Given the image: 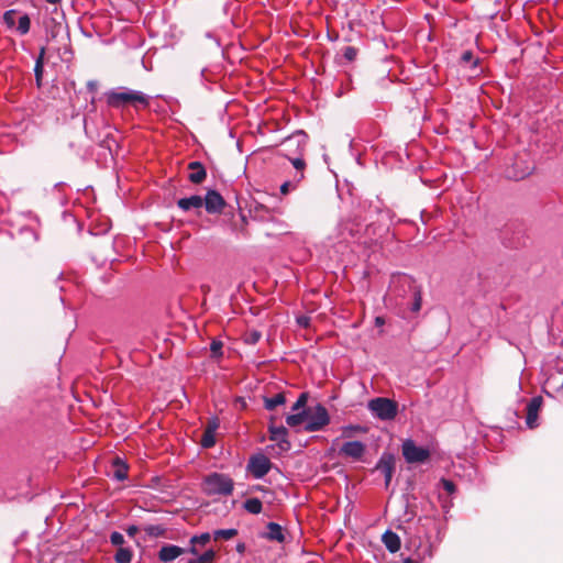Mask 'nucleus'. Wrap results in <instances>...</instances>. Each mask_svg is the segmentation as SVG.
I'll use <instances>...</instances> for the list:
<instances>
[{
    "label": "nucleus",
    "instance_id": "1",
    "mask_svg": "<svg viewBox=\"0 0 563 563\" xmlns=\"http://www.w3.org/2000/svg\"><path fill=\"white\" fill-rule=\"evenodd\" d=\"M107 103L112 108H120L131 104L135 108H146L150 104V97L142 91L120 88L110 90L107 93Z\"/></svg>",
    "mask_w": 563,
    "mask_h": 563
},
{
    "label": "nucleus",
    "instance_id": "2",
    "mask_svg": "<svg viewBox=\"0 0 563 563\" xmlns=\"http://www.w3.org/2000/svg\"><path fill=\"white\" fill-rule=\"evenodd\" d=\"M201 489L207 496H230L234 490L232 477L224 473L212 472L206 475Z\"/></svg>",
    "mask_w": 563,
    "mask_h": 563
},
{
    "label": "nucleus",
    "instance_id": "3",
    "mask_svg": "<svg viewBox=\"0 0 563 563\" xmlns=\"http://www.w3.org/2000/svg\"><path fill=\"white\" fill-rule=\"evenodd\" d=\"M367 409L371 413L383 421L395 419L398 413V404L386 397H376L368 401Z\"/></svg>",
    "mask_w": 563,
    "mask_h": 563
},
{
    "label": "nucleus",
    "instance_id": "4",
    "mask_svg": "<svg viewBox=\"0 0 563 563\" xmlns=\"http://www.w3.org/2000/svg\"><path fill=\"white\" fill-rule=\"evenodd\" d=\"M305 133L302 132H299L295 135H292L291 137H288L287 140L284 141L283 145L284 146H291V145H296L297 150H298V153H299V156H296V157H288L290 163L292 164V166L295 167L296 169V174L294 176V181L297 184L299 181H301L305 177L303 175V170L306 168V163L305 161L301 158V154L306 147V141H305Z\"/></svg>",
    "mask_w": 563,
    "mask_h": 563
},
{
    "label": "nucleus",
    "instance_id": "5",
    "mask_svg": "<svg viewBox=\"0 0 563 563\" xmlns=\"http://www.w3.org/2000/svg\"><path fill=\"white\" fill-rule=\"evenodd\" d=\"M330 422L328 410L322 405H317L313 410L307 411L305 430L316 432L323 429Z\"/></svg>",
    "mask_w": 563,
    "mask_h": 563
},
{
    "label": "nucleus",
    "instance_id": "6",
    "mask_svg": "<svg viewBox=\"0 0 563 563\" xmlns=\"http://www.w3.org/2000/svg\"><path fill=\"white\" fill-rule=\"evenodd\" d=\"M401 450L408 463H423L430 457V451L423 446L416 445L411 439L402 442Z\"/></svg>",
    "mask_w": 563,
    "mask_h": 563
},
{
    "label": "nucleus",
    "instance_id": "7",
    "mask_svg": "<svg viewBox=\"0 0 563 563\" xmlns=\"http://www.w3.org/2000/svg\"><path fill=\"white\" fill-rule=\"evenodd\" d=\"M398 286L401 287L404 290L408 288L412 292L415 301L412 303L411 310L413 312L419 311L421 308V296L419 289L415 285V282L406 275L396 276L393 278L391 282L390 294L395 292Z\"/></svg>",
    "mask_w": 563,
    "mask_h": 563
},
{
    "label": "nucleus",
    "instance_id": "8",
    "mask_svg": "<svg viewBox=\"0 0 563 563\" xmlns=\"http://www.w3.org/2000/svg\"><path fill=\"white\" fill-rule=\"evenodd\" d=\"M272 468V462L264 454H255L251 456L247 463V470L254 478L264 477Z\"/></svg>",
    "mask_w": 563,
    "mask_h": 563
},
{
    "label": "nucleus",
    "instance_id": "9",
    "mask_svg": "<svg viewBox=\"0 0 563 563\" xmlns=\"http://www.w3.org/2000/svg\"><path fill=\"white\" fill-rule=\"evenodd\" d=\"M395 456L393 454L383 453V455L380 456L376 464V470L384 474L386 487H388L391 482L393 474L395 471Z\"/></svg>",
    "mask_w": 563,
    "mask_h": 563
},
{
    "label": "nucleus",
    "instance_id": "10",
    "mask_svg": "<svg viewBox=\"0 0 563 563\" xmlns=\"http://www.w3.org/2000/svg\"><path fill=\"white\" fill-rule=\"evenodd\" d=\"M203 206L208 213H220L225 206V201L218 191L208 190L203 198Z\"/></svg>",
    "mask_w": 563,
    "mask_h": 563
},
{
    "label": "nucleus",
    "instance_id": "11",
    "mask_svg": "<svg viewBox=\"0 0 563 563\" xmlns=\"http://www.w3.org/2000/svg\"><path fill=\"white\" fill-rule=\"evenodd\" d=\"M542 406V398L540 396L533 397L527 405L526 424L528 428L533 429L538 427V416Z\"/></svg>",
    "mask_w": 563,
    "mask_h": 563
},
{
    "label": "nucleus",
    "instance_id": "12",
    "mask_svg": "<svg viewBox=\"0 0 563 563\" xmlns=\"http://www.w3.org/2000/svg\"><path fill=\"white\" fill-rule=\"evenodd\" d=\"M269 439L272 441L277 442L278 446L282 450H288L290 446L289 441L287 440V429L284 426H274L271 424L268 427Z\"/></svg>",
    "mask_w": 563,
    "mask_h": 563
},
{
    "label": "nucleus",
    "instance_id": "13",
    "mask_svg": "<svg viewBox=\"0 0 563 563\" xmlns=\"http://www.w3.org/2000/svg\"><path fill=\"white\" fill-rule=\"evenodd\" d=\"M365 453V445L361 441H349L343 443L340 449V454L352 457L354 460H360Z\"/></svg>",
    "mask_w": 563,
    "mask_h": 563
},
{
    "label": "nucleus",
    "instance_id": "14",
    "mask_svg": "<svg viewBox=\"0 0 563 563\" xmlns=\"http://www.w3.org/2000/svg\"><path fill=\"white\" fill-rule=\"evenodd\" d=\"M177 207L187 212L192 209L199 210L203 207V198L198 195H194L187 198H180L177 201Z\"/></svg>",
    "mask_w": 563,
    "mask_h": 563
},
{
    "label": "nucleus",
    "instance_id": "15",
    "mask_svg": "<svg viewBox=\"0 0 563 563\" xmlns=\"http://www.w3.org/2000/svg\"><path fill=\"white\" fill-rule=\"evenodd\" d=\"M183 553H185V549L178 547V545H174V544H168V545H164L159 552H158V559L164 562V563H167V562H170L175 559H177L178 556H180Z\"/></svg>",
    "mask_w": 563,
    "mask_h": 563
},
{
    "label": "nucleus",
    "instance_id": "16",
    "mask_svg": "<svg viewBox=\"0 0 563 563\" xmlns=\"http://www.w3.org/2000/svg\"><path fill=\"white\" fill-rule=\"evenodd\" d=\"M188 168L190 170L188 179L192 184H201L206 179L207 172L205 166L200 162H190Z\"/></svg>",
    "mask_w": 563,
    "mask_h": 563
},
{
    "label": "nucleus",
    "instance_id": "17",
    "mask_svg": "<svg viewBox=\"0 0 563 563\" xmlns=\"http://www.w3.org/2000/svg\"><path fill=\"white\" fill-rule=\"evenodd\" d=\"M382 542L390 553L398 552L401 547L399 536L391 530L385 531V533L382 537Z\"/></svg>",
    "mask_w": 563,
    "mask_h": 563
},
{
    "label": "nucleus",
    "instance_id": "18",
    "mask_svg": "<svg viewBox=\"0 0 563 563\" xmlns=\"http://www.w3.org/2000/svg\"><path fill=\"white\" fill-rule=\"evenodd\" d=\"M265 538L271 541L284 542L285 534L283 528L276 522H269L267 525V532L265 533Z\"/></svg>",
    "mask_w": 563,
    "mask_h": 563
},
{
    "label": "nucleus",
    "instance_id": "19",
    "mask_svg": "<svg viewBox=\"0 0 563 563\" xmlns=\"http://www.w3.org/2000/svg\"><path fill=\"white\" fill-rule=\"evenodd\" d=\"M286 402V397L283 393L275 394L272 397L264 398V407L266 410H274L276 407L282 406Z\"/></svg>",
    "mask_w": 563,
    "mask_h": 563
},
{
    "label": "nucleus",
    "instance_id": "20",
    "mask_svg": "<svg viewBox=\"0 0 563 563\" xmlns=\"http://www.w3.org/2000/svg\"><path fill=\"white\" fill-rule=\"evenodd\" d=\"M114 472L113 476L118 481H124L128 477V466L119 457H117L113 462Z\"/></svg>",
    "mask_w": 563,
    "mask_h": 563
},
{
    "label": "nucleus",
    "instance_id": "21",
    "mask_svg": "<svg viewBox=\"0 0 563 563\" xmlns=\"http://www.w3.org/2000/svg\"><path fill=\"white\" fill-rule=\"evenodd\" d=\"M295 412L296 413L288 415L286 417V423L291 428L298 427L301 423L306 422V418H307V410H302L300 412L295 411Z\"/></svg>",
    "mask_w": 563,
    "mask_h": 563
},
{
    "label": "nucleus",
    "instance_id": "22",
    "mask_svg": "<svg viewBox=\"0 0 563 563\" xmlns=\"http://www.w3.org/2000/svg\"><path fill=\"white\" fill-rule=\"evenodd\" d=\"M243 508L252 515H258L262 511L263 505L258 498H249L244 501Z\"/></svg>",
    "mask_w": 563,
    "mask_h": 563
},
{
    "label": "nucleus",
    "instance_id": "23",
    "mask_svg": "<svg viewBox=\"0 0 563 563\" xmlns=\"http://www.w3.org/2000/svg\"><path fill=\"white\" fill-rule=\"evenodd\" d=\"M235 536H238V530L234 528L219 529V530L213 531V539L216 541L220 540V539L230 540V539L234 538Z\"/></svg>",
    "mask_w": 563,
    "mask_h": 563
},
{
    "label": "nucleus",
    "instance_id": "24",
    "mask_svg": "<svg viewBox=\"0 0 563 563\" xmlns=\"http://www.w3.org/2000/svg\"><path fill=\"white\" fill-rule=\"evenodd\" d=\"M44 54H45V48L43 47L41 49L38 58L36 59L35 67H34L35 79H36V82H37L38 87L41 86V80H42V75H43V57H44Z\"/></svg>",
    "mask_w": 563,
    "mask_h": 563
},
{
    "label": "nucleus",
    "instance_id": "25",
    "mask_svg": "<svg viewBox=\"0 0 563 563\" xmlns=\"http://www.w3.org/2000/svg\"><path fill=\"white\" fill-rule=\"evenodd\" d=\"M117 563H131L132 552L126 548H120L114 556Z\"/></svg>",
    "mask_w": 563,
    "mask_h": 563
},
{
    "label": "nucleus",
    "instance_id": "26",
    "mask_svg": "<svg viewBox=\"0 0 563 563\" xmlns=\"http://www.w3.org/2000/svg\"><path fill=\"white\" fill-rule=\"evenodd\" d=\"M200 443L205 449L212 448L216 444V433H208L203 430Z\"/></svg>",
    "mask_w": 563,
    "mask_h": 563
},
{
    "label": "nucleus",
    "instance_id": "27",
    "mask_svg": "<svg viewBox=\"0 0 563 563\" xmlns=\"http://www.w3.org/2000/svg\"><path fill=\"white\" fill-rule=\"evenodd\" d=\"M307 401H308L307 393H301L299 395L298 399L296 400V402L292 405L291 410L297 411V412L306 410L305 408H306Z\"/></svg>",
    "mask_w": 563,
    "mask_h": 563
},
{
    "label": "nucleus",
    "instance_id": "28",
    "mask_svg": "<svg viewBox=\"0 0 563 563\" xmlns=\"http://www.w3.org/2000/svg\"><path fill=\"white\" fill-rule=\"evenodd\" d=\"M30 26H31V20L29 18V15L24 14V15L20 16L19 23H18V31L20 32V34H22V35L26 34L30 31Z\"/></svg>",
    "mask_w": 563,
    "mask_h": 563
},
{
    "label": "nucleus",
    "instance_id": "29",
    "mask_svg": "<svg viewBox=\"0 0 563 563\" xmlns=\"http://www.w3.org/2000/svg\"><path fill=\"white\" fill-rule=\"evenodd\" d=\"M217 553L214 550L209 549L202 554L198 555V562L200 563H212L216 560Z\"/></svg>",
    "mask_w": 563,
    "mask_h": 563
},
{
    "label": "nucleus",
    "instance_id": "30",
    "mask_svg": "<svg viewBox=\"0 0 563 563\" xmlns=\"http://www.w3.org/2000/svg\"><path fill=\"white\" fill-rule=\"evenodd\" d=\"M210 539L211 534L209 532H203L199 536H192L190 538V543L205 545L210 541Z\"/></svg>",
    "mask_w": 563,
    "mask_h": 563
},
{
    "label": "nucleus",
    "instance_id": "31",
    "mask_svg": "<svg viewBox=\"0 0 563 563\" xmlns=\"http://www.w3.org/2000/svg\"><path fill=\"white\" fill-rule=\"evenodd\" d=\"M342 53H343V57L347 62H353L356 58L358 51L354 46H345L342 49Z\"/></svg>",
    "mask_w": 563,
    "mask_h": 563
},
{
    "label": "nucleus",
    "instance_id": "32",
    "mask_svg": "<svg viewBox=\"0 0 563 563\" xmlns=\"http://www.w3.org/2000/svg\"><path fill=\"white\" fill-rule=\"evenodd\" d=\"M220 427V421L217 417H212L208 420L205 431H208V433H216L217 430Z\"/></svg>",
    "mask_w": 563,
    "mask_h": 563
},
{
    "label": "nucleus",
    "instance_id": "33",
    "mask_svg": "<svg viewBox=\"0 0 563 563\" xmlns=\"http://www.w3.org/2000/svg\"><path fill=\"white\" fill-rule=\"evenodd\" d=\"M261 336L262 335L258 331H250L245 334L244 341L249 344H255L260 341Z\"/></svg>",
    "mask_w": 563,
    "mask_h": 563
},
{
    "label": "nucleus",
    "instance_id": "34",
    "mask_svg": "<svg viewBox=\"0 0 563 563\" xmlns=\"http://www.w3.org/2000/svg\"><path fill=\"white\" fill-rule=\"evenodd\" d=\"M222 342L221 341H212V343L210 344V351H211V354L212 356L214 357H219L222 355Z\"/></svg>",
    "mask_w": 563,
    "mask_h": 563
},
{
    "label": "nucleus",
    "instance_id": "35",
    "mask_svg": "<svg viewBox=\"0 0 563 563\" xmlns=\"http://www.w3.org/2000/svg\"><path fill=\"white\" fill-rule=\"evenodd\" d=\"M110 541L113 545H121L124 542V537L120 532H112L110 536Z\"/></svg>",
    "mask_w": 563,
    "mask_h": 563
},
{
    "label": "nucleus",
    "instance_id": "36",
    "mask_svg": "<svg viewBox=\"0 0 563 563\" xmlns=\"http://www.w3.org/2000/svg\"><path fill=\"white\" fill-rule=\"evenodd\" d=\"M14 13H15L14 10H9L3 14V21L5 22V24L8 26L14 25Z\"/></svg>",
    "mask_w": 563,
    "mask_h": 563
},
{
    "label": "nucleus",
    "instance_id": "37",
    "mask_svg": "<svg viewBox=\"0 0 563 563\" xmlns=\"http://www.w3.org/2000/svg\"><path fill=\"white\" fill-rule=\"evenodd\" d=\"M443 488L449 493L453 494L455 492V485L452 481L449 479H442Z\"/></svg>",
    "mask_w": 563,
    "mask_h": 563
},
{
    "label": "nucleus",
    "instance_id": "38",
    "mask_svg": "<svg viewBox=\"0 0 563 563\" xmlns=\"http://www.w3.org/2000/svg\"><path fill=\"white\" fill-rule=\"evenodd\" d=\"M295 184H292L291 181H285L282 186H280V191L283 195H286L289 192L290 189H294L295 188Z\"/></svg>",
    "mask_w": 563,
    "mask_h": 563
},
{
    "label": "nucleus",
    "instance_id": "39",
    "mask_svg": "<svg viewBox=\"0 0 563 563\" xmlns=\"http://www.w3.org/2000/svg\"><path fill=\"white\" fill-rule=\"evenodd\" d=\"M196 545L197 544L190 543V548L188 550H185V552H189L194 555H198V549Z\"/></svg>",
    "mask_w": 563,
    "mask_h": 563
},
{
    "label": "nucleus",
    "instance_id": "40",
    "mask_svg": "<svg viewBox=\"0 0 563 563\" xmlns=\"http://www.w3.org/2000/svg\"><path fill=\"white\" fill-rule=\"evenodd\" d=\"M235 549H236V551H238L240 554H243V553L245 552V549H246L245 543H243V542H239V543L236 544V548H235Z\"/></svg>",
    "mask_w": 563,
    "mask_h": 563
},
{
    "label": "nucleus",
    "instance_id": "41",
    "mask_svg": "<svg viewBox=\"0 0 563 563\" xmlns=\"http://www.w3.org/2000/svg\"><path fill=\"white\" fill-rule=\"evenodd\" d=\"M462 59L465 60V62L471 60L472 59V53L471 52L463 53Z\"/></svg>",
    "mask_w": 563,
    "mask_h": 563
},
{
    "label": "nucleus",
    "instance_id": "42",
    "mask_svg": "<svg viewBox=\"0 0 563 563\" xmlns=\"http://www.w3.org/2000/svg\"><path fill=\"white\" fill-rule=\"evenodd\" d=\"M384 323H385V320H384V318H383V317H376V318H375V324H376L377 327H382Z\"/></svg>",
    "mask_w": 563,
    "mask_h": 563
},
{
    "label": "nucleus",
    "instance_id": "43",
    "mask_svg": "<svg viewBox=\"0 0 563 563\" xmlns=\"http://www.w3.org/2000/svg\"><path fill=\"white\" fill-rule=\"evenodd\" d=\"M96 86H97V84H96L95 81H90V82H88V87H89L91 90H92V89H95V88H96Z\"/></svg>",
    "mask_w": 563,
    "mask_h": 563
},
{
    "label": "nucleus",
    "instance_id": "44",
    "mask_svg": "<svg viewBox=\"0 0 563 563\" xmlns=\"http://www.w3.org/2000/svg\"><path fill=\"white\" fill-rule=\"evenodd\" d=\"M402 563H417L415 560H411L410 558H407L402 561Z\"/></svg>",
    "mask_w": 563,
    "mask_h": 563
},
{
    "label": "nucleus",
    "instance_id": "45",
    "mask_svg": "<svg viewBox=\"0 0 563 563\" xmlns=\"http://www.w3.org/2000/svg\"><path fill=\"white\" fill-rule=\"evenodd\" d=\"M62 0H46V2L51 3V4H57L59 3Z\"/></svg>",
    "mask_w": 563,
    "mask_h": 563
},
{
    "label": "nucleus",
    "instance_id": "46",
    "mask_svg": "<svg viewBox=\"0 0 563 563\" xmlns=\"http://www.w3.org/2000/svg\"><path fill=\"white\" fill-rule=\"evenodd\" d=\"M526 175H528V172H527V173H526V172H523V173H521L520 175H516V177H518V178H523Z\"/></svg>",
    "mask_w": 563,
    "mask_h": 563
},
{
    "label": "nucleus",
    "instance_id": "47",
    "mask_svg": "<svg viewBox=\"0 0 563 563\" xmlns=\"http://www.w3.org/2000/svg\"><path fill=\"white\" fill-rule=\"evenodd\" d=\"M188 563H200V562H198V559L196 558V559L189 560Z\"/></svg>",
    "mask_w": 563,
    "mask_h": 563
},
{
    "label": "nucleus",
    "instance_id": "48",
    "mask_svg": "<svg viewBox=\"0 0 563 563\" xmlns=\"http://www.w3.org/2000/svg\"><path fill=\"white\" fill-rule=\"evenodd\" d=\"M299 324L307 325V322H305V320H301V321H299Z\"/></svg>",
    "mask_w": 563,
    "mask_h": 563
},
{
    "label": "nucleus",
    "instance_id": "49",
    "mask_svg": "<svg viewBox=\"0 0 563 563\" xmlns=\"http://www.w3.org/2000/svg\"><path fill=\"white\" fill-rule=\"evenodd\" d=\"M299 324L307 325V322H305V320H301V321H299Z\"/></svg>",
    "mask_w": 563,
    "mask_h": 563
},
{
    "label": "nucleus",
    "instance_id": "50",
    "mask_svg": "<svg viewBox=\"0 0 563 563\" xmlns=\"http://www.w3.org/2000/svg\"><path fill=\"white\" fill-rule=\"evenodd\" d=\"M299 324L307 325V322H305V320H301V321H299Z\"/></svg>",
    "mask_w": 563,
    "mask_h": 563
}]
</instances>
